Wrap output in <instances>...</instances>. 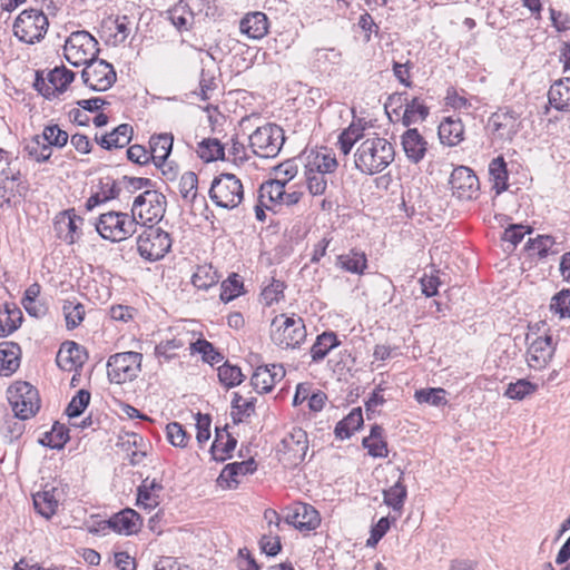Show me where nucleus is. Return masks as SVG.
<instances>
[{
	"instance_id": "1",
	"label": "nucleus",
	"mask_w": 570,
	"mask_h": 570,
	"mask_svg": "<svg viewBox=\"0 0 570 570\" xmlns=\"http://www.w3.org/2000/svg\"><path fill=\"white\" fill-rule=\"evenodd\" d=\"M394 156L393 145L373 132L357 145L354 165L362 174L372 176L382 173L394 160Z\"/></svg>"
},
{
	"instance_id": "2",
	"label": "nucleus",
	"mask_w": 570,
	"mask_h": 570,
	"mask_svg": "<svg viewBox=\"0 0 570 570\" xmlns=\"http://www.w3.org/2000/svg\"><path fill=\"white\" fill-rule=\"evenodd\" d=\"M139 222L131 215L122 212H108L101 214L96 222L97 233L107 240L118 243L132 236L137 232Z\"/></svg>"
},
{
	"instance_id": "3",
	"label": "nucleus",
	"mask_w": 570,
	"mask_h": 570,
	"mask_svg": "<svg viewBox=\"0 0 570 570\" xmlns=\"http://www.w3.org/2000/svg\"><path fill=\"white\" fill-rule=\"evenodd\" d=\"M271 338L281 348H297L306 338V328L301 317L277 315L272 321Z\"/></svg>"
},
{
	"instance_id": "4",
	"label": "nucleus",
	"mask_w": 570,
	"mask_h": 570,
	"mask_svg": "<svg viewBox=\"0 0 570 570\" xmlns=\"http://www.w3.org/2000/svg\"><path fill=\"white\" fill-rule=\"evenodd\" d=\"M48 27V18L41 10L27 9L16 18L12 30L19 41L35 45L45 38Z\"/></svg>"
},
{
	"instance_id": "5",
	"label": "nucleus",
	"mask_w": 570,
	"mask_h": 570,
	"mask_svg": "<svg viewBox=\"0 0 570 570\" xmlns=\"http://www.w3.org/2000/svg\"><path fill=\"white\" fill-rule=\"evenodd\" d=\"M209 197L216 206L234 209L244 200V186L234 174H220L210 185Z\"/></svg>"
},
{
	"instance_id": "6",
	"label": "nucleus",
	"mask_w": 570,
	"mask_h": 570,
	"mask_svg": "<svg viewBox=\"0 0 570 570\" xmlns=\"http://www.w3.org/2000/svg\"><path fill=\"white\" fill-rule=\"evenodd\" d=\"M63 52L72 66H86L97 58L98 41L88 31H75L66 40Z\"/></svg>"
},
{
	"instance_id": "7",
	"label": "nucleus",
	"mask_w": 570,
	"mask_h": 570,
	"mask_svg": "<svg viewBox=\"0 0 570 570\" xmlns=\"http://www.w3.org/2000/svg\"><path fill=\"white\" fill-rule=\"evenodd\" d=\"M285 141L283 129L275 124H266L256 128L249 136L252 151L262 158L276 157Z\"/></svg>"
},
{
	"instance_id": "8",
	"label": "nucleus",
	"mask_w": 570,
	"mask_h": 570,
	"mask_svg": "<svg viewBox=\"0 0 570 570\" xmlns=\"http://www.w3.org/2000/svg\"><path fill=\"white\" fill-rule=\"evenodd\" d=\"M171 247V239L168 233L159 227L144 226L137 237V249L139 255L149 262L163 258Z\"/></svg>"
},
{
	"instance_id": "9",
	"label": "nucleus",
	"mask_w": 570,
	"mask_h": 570,
	"mask_svg": "<svg viewBox=\"0 0 570 570\" xmlns=\"http://www.w3.org/2000/svg\"><path fill=\"white\" fill-rule=\"evenodd\" d=\"M8 401L14 415L21 420L32 417L40 407L38 391L27 382H17L10 386Z\"/></svg>"
},
{
	"instance_id": "10",
	"label": "nucleus",
	"mask_w": 570,
	"mask_h": 570,
	"mask_svg": "<svg viewBox=\"0 0 570 570\" xmlns=\"http://www.w3.org/2000/svg\"><path fill=\"white\" fill-rule=\"evenodd\" d=\"M142 355L138 352L117 353L107 362V374L111 383L122 384L136 379L141 368Z\"/></svg>"
},
{
	"instance_id": "11",
	"label": "nucleus",
	"mask_w": 570,
	"mask_h": 570,
	"mask_svg": "<svg viewBox=\"0 0 570 570\" xmlns=\"http://www.w3.org/2000/svg\"><path fill=\"white\" fill-rule=\"evenodd\" d=\"M163 199L164 196L156 190H146L135 198L131 208L132 216L142 226L161 219L165 212Z\"/></svg>"
},
{
	"instance_id": "12",
	"label": "nucleus",
	"mask_w": 570,
	"mask_h": 570,
	"mask_svg": "<svg viewBox=\"0 0 570 570\" xmlns=\"http://www.w3.org/2000/svg\"><path fill=\"white\" fill-rule=\"evenodd\" d=\"M452 194L460 200H474L480 194V184L472 169L459 166L450 176Z\"/></svg>"
},
{
	"instance_id": "13",
	"label": "nucleus",
	"mask_w": 570,
	"mask_h": 570,
	"mask_svg": "<svg viewBox=\"0 0 570 570\" xmlns=\"http://www.w3.org/2000/svg\"><path fill=\"white\" fill-rule=\"evenodd\" d=\"M81 77L87 86L97 91L109 89L116 81L114 67L97 58L85 66Z\"/></svg>"
},
{
	"instance_id": "14",
	"label": "nucleus",
	"mask_w": 570,
	"mask_h": 570,
	"mask_svg": "<svg viewBox=\"0 0 570 570\" xmlns=\"http://www.w3.org/2000/svg\"><path fill=\"white\" fill-rule=\"evenodd\" d=\"M73 77L75 73L66 67H56L48 72L47 78L40 77L39 73H37L35 88L43 97L50 98L57 94L63 92L73 80Z\"/></svg>"
},
{
	"instance_id": "15",
	"label": "nucleus",
	"mask_w": 570,
	"mask_h": 570,
	"mask_svg": "<svg viewBox=\"0 0 570 570\" xmlns=\"http://www.w3.org/2000/svg\"><path fill=\"white\" fill-rule=\"evenodd\" d=\"M527 341L529 342L528 365L534 370L544 368L551 361L554 351L551 336H535L532 338V335H527Z\"/></svg>"
},
{
	"instance_id": "16",
	"label": "nucleus",
	"mask_w": 570,
	"mask_h": 570,
	"mask_svg": "<svg viewBox=\"0 0 570 570\" xmlns=\"http://www.w3.org/2000/svg\"><path fill=\"white\" fill-rule=\"evenodd\" d=\"M285 521L301 531H312L320 525L321 518L318 511L314 507L298 502L291 511H288L285 517Z\"/></svg>"
},
{
	"instance_id": "17",
	"label": "nucleus",
	"mask_w": 570,
	"mask_h": 570,
	"mask_svg": "<svg viewBox=\"0 0 570 570\" xmlns=\"http://www.w3.org/2000/svg\"><path fill=\"white\" fill-rule=\"evenodd\" d=\"M285 376V368L281 364L258 366L250 379L253 389L259 393H268L273 390L276 382Z\"/></svg>"
},
{
	"instance_id": "18",
	"label": "nucleus",
	"mask_w": 570,
	"mask_h": 570,
	"mask_svg": "<svg viewBox=\"0 0 570 570\" xmlns=\"http://www.w3.org/2000/svg\"><path fill=\"white\" fill-rule=\"evenodd\" d=\"M518 117L513 109H499L488 120V128L501 139H512L518 130Z\"/></svg>"
},
{
	"instance_id": "19",
	"label": "nucleus",
	"mask_w": 570,
	"mask_h": 570,
	"mask_svg": "<svg viewBox=\"0 0 570 570\" xmlns=\"http://www.w3.org/2000/svg\"><path fill=\"white\" fill-rule=\"evenodd\" d=\"M402 149L411 164L421 163L428 153V141L415 128H409L401 136Z\"/></svg>"
},
{
	"instance_id": "20",
	"label": "nucleus",
	"mask_w": 570,
	"mask_h": 570,
	"mask_svg": "<svg viewBox=\"0 0 570 570\" xmlns=\"http://www.w3.org/2000/svg\"><path fill=\"white\" fill-rule=\"evenodd\" d=\"M269 28L267 16L262 11L246 13L240 22L239 30L249 39L259 40L264 38Z\"/></svg>"
},
{
	"instance_id": "21",
	"label": "nucleus",
	"mask_w": 570,
	"mask_h": 570,
	"mask_svg": "<svg viewBox=\"0 0 570 570\" xmlns=\"http://www.w3.org/2000/svg\"><path fill=\"white\" fill-rule=\"evenodd\" d=\"M21 196L20 173L10 167L0 173V206L10 204Z\"/></svg>"
},
{
	"instance_id": "22",
	"label": "nucleus",
	"mask_w": 570,
	"mask_h": 570,
	"mask_svg": "<svg viewBox=\"0 0 570 570\" xmlns=\"http://www.w3.org/2000/svg\"><path fill=\"white\" fill-rule=\"evenodd\" d=\"M86 360L83 348L75 342H66L57 354V364L65 371H72L80 367Z\"/></svg>"
},
{
	"instance_id": "23",
	"label": "nucleus",
	"mask_w": 570,
	"mask_h": 570,
	"mask_svg": "<svg viewBox=\"0 0 570 570\" xmlns=\"http://www.w3.org/2000/svg\"><path fill=\"white\" fill-rule=\"evenodd\" d=\"M108 527L121 534L136 533L141 525L140 515L132 509H125L108 520Z\"/></svg>"
},
{
	"instance_id": "24",
	"label": "nucleus",
	"mask_w": 570,
	"mask_h": 570,
	"mask_svg": "<svg viewBox=\"0 0 570 570\" xmlns=\"http://www.w3.org/2000/svg\"><path fill=\"white\" fill-rule=\"evenodd\" d=\"M256 469L257 466L254 459L233 462L225 465L219 475V480L225 481L229 489H234L240 483V478L254 473Z\"/></svg>"
},
{
	"instance_id": "25",
	"label": "nucleus",
	"mask_w": 570,
	"mask_h": 570,
	"mask_svg": "<svg viewBox=\"0 0 570 570\" xmlns=\"http://www.w3.org/2000/svg\"><path fill=\"white\" fill-rule=\"evenodd\" d=\"M163 485L156 479H145L138 488L137 505L146 510H153L160 503Z\"/></svg>"
},
{
	"instance_id": "26",
	"label": "nucleus",
	"mask_w": 570,
	"mask_h": 570,
	"mask_svg": "<svg viewBox=\"0 0 570 570\" xmlns=\"http://www.w3.org/2000/svg\"><path fill=\"white\" fill-rule=\"evenodd\" d=\"M21 350L17 343H0V375L10 376L20 366Z\"/></svg>"
},
{
	"instance_id": "27",
	"label": "nucleus",
	"mask_w": 570,
	"mask_h": 570,
	"mask_svg": "<svg viewBox=\"0 0 570 570\" xmlns=\"http://www.w3.org/2000/svg\"><path fill=\"white\" fill-rule=\"evenodd\" d=\"M203 68L200 71L199 87L200 92H193V96L200 97V100H207L210 98L209 92L216 89V71L217 67L214 58L210 55H206V60H202Z\"/></svg>"
},
{
	"instance_id": "28",
	"label": "nucleus",
	"mask_w": 570,
	"mask_h": 570,
	"mask_svg": "<svg viewBox=\"0 0 570 570\" xmlns=\"http://www.w3.org/2000/svg\"><path fill=\"white\" fill-rule=\"evenodd\" d=\"M282 445L294 459H303L308 448L307 434L303 429L295 426L283 438Z\"/></svg>"
},
{
	"instance_id": "29",
	"label": "nucleus",
	"mask_w": 570,
	"mask_h": 570,
	"mask_svg": "<svg viewBox=\"0 0 570 570\" xmlns=\"http://www.w3.org/2000/svg\"><path fill=\"white\" fill-rule=\"evenodd\" d=\"M335 265L345 272L362 275L367 267V257L364 252L353 248L346 254L338 255Z\"/></svg>"
},
{
	"instance_id": "30",
	"label": "nucleus",
	"mask_w": 570,
	"mask_h": 570,
	"mask_svg": "<svg viewBox=\"0 0 570 570\" xmlns=\"http://www.w3.org/2000/svg\"><path fill=\"white\" fill-rule=\"evenodd\" d=\"M464 127L460 118L446 117L439 126L441 142L456 146L463 140Z\"/></svg>"
},
{
	"instance_id": "31",
	"label": "nucleus",
	"mask_w": 570,
	"mask_h": 570,
	"mask_svg": "<svg viewBox=\"0 0 570 570\" xmlns=\"http://www.w3.org/2000/svg\"><path fill=\"white\" fill-rule=\"evenodd\" d=\"M132 137V127L127 124H121L111 132L96 138L97 142L105 149L122 148L127 146Z\"/></svg>"
},
{
	"instance_id": "32",
	"label": "nucleus",
	"mask_w": 570,
	"mask_h": 570,
	"mask_svg": "<svg viewBox=\"0 0 570 570\" xmlns=\"http://www.w3.org/2000/svg\"><path fill=\"white\" fill-rule=\"evenodd\" d=\"M57 489H46L33 494V505L37 512L46 519H50L58 509Z\"/></svg>"
},
{
	"instance_id": "33",
	"label": "nucleus",
	"mask_w": 570,
	"mask_h": 570,
	"mask_svg": "<svg viewBox=\"0 0 570 570\" xmlns=\"http://www.w3.org/2000/svg\"><path fill=\"white\" fill-rule=\"evenodd\" d=\"M149 145L150 159H153L154 164L157 167H163L171 151L173 137L169 135H159L156 137H151Z\"/></svg>"
},
{
	"instance_id": "34",
	"label": "nucleus",
	"mask_w": 570,
	"mask_h": 570,
	"mask_svg": "<svg viewBox=\"0 0 570 570\" xmlns=\"http://www.w3.org/2000/svg\"><path fill=\"white\" fill-rule=\"evenodd\" d=\"M340 341L334 332H324L316 337L315 343L311 347V357L315 363L321 362L336 346Z\"/></svg>"
},
{
	"instance_id": "35",
	"label": "nucleus",
	"mask_w": 570,
	"mask_h": 570,
	"mask_svg": "<svg viewBox=\"0 0 570 570\" xmlns=\"http://www.w3.org/2000/svg\"><path fill=\"white\" fill-rule=\"evenodd\" d=\"M352 112L353 119L347 128L354 127L355 134L362 140L365 139L366 137L372 136L370 134V130L379 127L376 125L377 119L367 114L366 109H358V111L357 109H352Z\"/></svg>"
},
{
	"instance_id": "36",
	"label": "nucleus",
	"mask_w": 570,
	"mask_h": 570,
	"mask_svg": "<svg viewBox=\"0 0 570 570\" xmlns=\"http://www.w3.org/2000/svg\"><path fill=\"white\" fill-rule=\"evenodd\" d=\"M363 424V414L361 407L353 409L350 414L340 421L335 426V435L341 439H348Z\"/></svg>"
},
{
	"instance_id": "37",
	"label": "nucleus",
	"mask_w": 570,
	"mask_h": 570,
	"mask_svg": "<svg viewBox=\"0 0 570 570\" xmlns=\"http://www.w3.org/2000/svg\"><path fill=\"white\" fill-rule=\"evenodd\" d=\"M338 163L335 155L324 148L317 151L312 159L308 160L306 167L314 169L322 174H332L337 169Z\"/></svg>"
},
{
	"instance_id": "38",
	"label": "nucleus",
	"mask_w": 570,
	"mask_h": 570,
	"mask_svg": "<svg viewBox=\"0 0 570 570\" xmlns=\"http://www.w3.org/2000/svg\"><path fill=\"white\" fill-rule=\"evenodd\" d=\"M383 429L379 425H374L371 429V433L363 440V446L367 449L368 454L374 458L387 456V444L383 440Z\"/></svg>"
},
{
	"instance_id": "39",
	"label": "nucleus",
	"mask_w": 570,
	"mask_h": 570,
	"mask_svg": "<svg viewBox=\"0 0 570 570\" xmlns=\"http://www.w3.org/2000/svg\"><path fill=\"white\" fill-rule=\"evenodd\" d=\"M550 107H570V78L554 82L548 92Z\"/></svg>"
},
{
	"instance_id": "40",
	"label": "nucleus",
	"mask_w": 570,
	"mask_h": 570,
	"mask_svg": "<svg viewBox=\"0 0 570 570\" xmlns=\"http://www.w3.org/2000/svg\"><path fill=\"white\" fill-rule=\"evenodd\" d=\"M24 150L28 156L37 163L47 161L52 155V148L40 135L33 136L26 144Z\"/></svg>"
},
{
	"instance_id": "41",
	"label": "nucleus",
	"mask_w": 570,
	"mask_h": 570,
	"mask_svg": "<svg viewBox=\"0 0 570 570\" xmlns=\"http://www.w3.org/2000/svg\"><path fill=\"white\" fill-rule=\"evenodd\" d=\"M22 321V313L18 307L10 308L6 305L3 311H0V336L6 337L13 333Z\"/></svg>"
},
{
	"instance_id": "42",
	"label": "nucleus",
	"mask_w": 570,
	"mask_h": 570,
	"mask_svg": "<svg viewBox=\"0 0 570 570\" xmlns=\"http://www.w3.org/2000/svg\"><path fill=\"white\" fill-rule=\"evenodd\" d=\"M198 156L206 163L225 159L224 147L217 138L202 140L196 149Z\"/></svg>"
},
{
	"instance_id": "43",
	"label": "nucleus",
	"mask_w": 570,
	"mask_h": 570,
	"mask_svg": "<svg viewBox=\"0 0 570 570\" xmlns=\"http://www.w3.org/2000/svg\"><path fill=\"white\" fill-rule=\"evenodd\" d=\"M219 281L217 271L212 265H199L191 276V283L199 289H208Z\"/></svg>"
},
{
	"instance_id": "44",
	"label": "nucleus",
	"mask_w": 570,
	"mask_h": 570,
	"mask_svg": "<svg viewBox=\"0 0 570 570\" xmlns=\"http://www.w3.org/2000/svg\"><path fill=\"white\" fill-rule=\"evenodd\" d=\"M68 429L63 424L55 423L49 432H46L39 442L51 449H62L69 440Z\"/></svg>"
},
{
	"instance_id": "45",
	"label": "nucleus",
	"mask_w": 570,
	"mask_h": 570,
	"mask_svg": "<svg viewBox=\"0 0 570 570\" xmlns=\"http://www.w3.org/2000/svg\"><path fill=\"white\" fill-rule=\"evenodd\" d=\"M167 16L170 22L178 30H187L194 18L191 11L188 9V6L183 2H179L167 10Z\"/></svg>"
},
{
	"instance_id": "46",
	"label": "nucleus",
	"mask_w": 570,
	"mask_h": 570,
	"mask_svg": "<svg viewBox=\"0 0 570 570\" xmlns=\"http://www.w3.org/2000/svg\"><path fill=\"white\" fill-rule=\"evenodd\" d=\"M489 174L494 181L497 193H501L508 188V169L503 157L499 156L491 160Z\"/></svg>"
},
{
	"instance_id": "47",
	"label": "nucleus",
	"mask_w": 570,
	"mask_h": 570,
	"mask_svg": "<svg viewBox=\"0 0 570 570\" xmlns=\"http://www.w3.org/2000/svg\"><path fill=\"white\" fill-rule=\"evenodd\" d=\"M179 194L187 203H194L197 197L198 177L194 171H186L181 175L178 184Z\"/></svg>"
},
{
	"instance_id": "48",
	"label": "nucleus",
	"mask_w": 570,
	"mask_h": 570,
	"mask_svg": "<svg viewBox=\"0 0 570 570\" xmlns=\"http://www.w3.org/2000/svg\"><path fill=\"white\" fill-rule=\"evenodd\" d=\"M285 186V184L276 178L264 183L259 188V203L264 206H267L265 199H268L271 203H281Z\"/></svg>"
},
{
	"instance_id": "49",
	"label": "nucleus",
	"mask_w": 570,
	"mask_h": 570,
	"mask_svg": "<svg viewBox=\"0 0 570 570\" xmlns=\"http://www.w3.org/2000/svg\"><path fill=\"white\" fill-rule=\"evenodd\" d=\"M62 312L68 330H73L83 321L85 307L76 301H65Z\"/></svg>"
},
{
	"instance_id": "50",
	"label": "nucleus",
	"mask_w": 570,
	"mask_h": 570,
	"mask_svg": "<svg viewBox=\"0 0 570 570\" xmlns=\"http://www.w3.org/2000/svg\"><path fill=\"white\" fill-rule=\"evenodd\" d=\"M446 391L444 389H421L414 394L415 400L419 403H426L433 406H441L448 403Z\"/></svg>"
},
{
	"instance_id": "51",
	"label": "nucleus",
	"mask_w": 570,
	"mask_h": 570,
	"mask_svg": "<svg viewBox=\"0 0 570 570\" xmlns=\"http://www.w3.org/2000/svg\"><path fill=\"white\" fill-rule=\"evenodd\" d=\"M190 350L193 353L202 354L203 360L209 364H216L223 360V355L215 350L214 345L203 338L191 342Z\"/></svg>"
},
{
	"instance_id": "52",
	"label": "nucleus",
	"mask_w": 570,
	"mask_h": 570,
	"mask_svg": "<svg viewBox=\"0 0 570 570\" xmlns=\"http://www.w3.org/2000/svg\"><path fill=\"white\" fill-rule=\"evenodd\" d=\"M384 502L395 511H401L406 498V488L399 480L394 485L383 492Z\"/></svg>"
},
{
	"instance_id": "53",
	"label": "nucleus",
	"mask_w": 570,
	"mask_h": 570,
	"mask_svg": "<svg viewBox=\"0 0 570 570\" xmlns=\"http://www.w3.org/2000/svg\"><path fill=\"white\" fill-rule=\"evenodd\" d=\"M244 284L237 274H233L222 283L220 299L225 303L233 301L243 293Z\"/></svg>"
},
{
	"instance_id": "54",
	"label": "nucleus",
	"mask_w": 570,
	"mask_h": 570,
	"mask_svg": "<svg viewBox=\"0 0 570 570\" xmlns=\"http://www.w3.org/2000/svg\"><path fill=\"white\" fill-rule=\"evenodd\" d=\"M233 409L237 410V412H233L234 421L242 422L243 417L250 416L255 411V399H244L238 393H234V397L232 401Z\"/></svg>"
},
{
	"instance_id": "55",
	"label": "nucleus",
	"mask_w": 570,
	"mask_h": 570,
	"mask_svg": "<svg viewBox=\"0 0 570 570\" xmlns=\"http://www.w3.org/2000/svg\"><path fill=\"white\" fill-rule=\"evenodd\" d=\"M537 385L527 380H518L514 383H510L505 390L504 395L511 400H523L525 396L534 393Z\"/></svg>"
},
{
	"instance_id": "56",
	"label": "nucleus",
	"mask_w": 570,
	"mask_h": 570,
	"mask_svg": "<svg viewBox=\"0 0 570 570\" xmlns=\"http://www.w3.org/2000/svg\"><path fill=\"white\" fill-rule=\"evenodd\" d=\"M51 148H61L66 146L69 139L67 131L59 128L58 125L46 126L42 135H40Z\"/></svg>"
},
{
	"instance_id": "57",
	"label": "nucleus",
	"mask_w": 570,
	"mask_h": 570,
	"mask_svg": "<svg viewBox=\"0 0 570 570\" xmlns=\"http://www.w3.org/2000/svg\"><path fill=\"white\" fill-rule=\"evenodd\" d=\"M305 176L308 191L313 196H321L325 193L327 188V180L325 178V174L315 171V168L311 169L306 167Z\"/></svg>"
},
{
	"instance_id": "58",
	"label": "nucleus",
	"mask_w": 570,
	"mask_h": 570,
	"mask_svg": "<svg viewBox=\"0 0 570 570\" xmlns=\"http://www.w3.org/2000/svg\"><path fill=\"white\" fill-rule=\"evenodd\" d=\"M219 381L227 387H233L242 383L243 374L238 366L224 364L218 367Z\"/></svg>"
},
{
	"instance_id": "59",
	"label": "nucleus",
	"mask_w": 570,
	"mask_h": 570,
	"mask_svg": "<svg viewBox=\"0 0 570 570\" xmlns=\"http://www.w3.org/2000/svg\"><path fill=\"white\" fill-rule=\"evenodd\" d=\"M550 308L560 317H570V291L562 289L556 294L551 299Z\"/></svg>"
},
{
	"instance_id": "60",
	"label": "nucleus",
	"mask_w": 570,
	"mask_h": 570,
	"mask_svg": "<svg viewBox=\"0 0 570 570\" xmlns=\"http://www.w3.org/2000/svg\"><path fill=\"white\" fill-rule=\"evenodd\" d=\"M90 401V393L87 390H80L77 394L71 399L70 403L67 406V415L69 417L79 416L85 409L88 406Z\"/></svg>"
},
{
	"instance_id": "61",
	"label": "nucleus",
	"mask_w": 570,
	"mask_h": 570,
	"mask_svg": "<svg viewBox=\"0 0 570 570\" xmlns=\"http://www.w3.org/2000/svg\"><path fill=\"white\" fill-rule=\"evenodd\" d=\"M219 436L220 434L217 432V439L212 445V455L216 461H224L235 449L237 441L235 438L227 434V441L223 443L219 441Z\"/></svg>"
},
{
	"instance_id": "62",
	"label": "nucleus",
	"mask_w": 570,
	"mask_h": 570,
	"mask_svg": "<svg viewBox=\"0 0 570 570\" xmlns=\"http://www.w3.org/2000/svg\"><path fill=\"white\" fill-rule=\"evenodd\" d=\"M554 245V239L549 235H539L535 238H530L527 243V248L537 253L539 257H547L551 247Z\"/></svg>"
},
{
	"instance_id": "63",
	"label": "nucleus",
	"mask_w": 570,
	"mask_h": 570,
	"mask_svg": "<svg viewBox=\"0 0 570 570\" xmlns=\"http://www.w3.org/2000/svg\"><path fill=\"white\" fill-rule=\"evenodd\" d=\"M166 435H167L168 441L174 446H179V448H185L189 440L183 425L179 424L178 422H171V423L167 424Z\"/></svg>"
},
{
	"instance_id": "64",
	"label": "nucleus",
	"mask_w": 570,
	"mask_h": 570,
	"mask_svg": "<svg viewBox=\"0 0 570 570\" xmlns=\"http://www.w3.org/2000/svg\"><path fill=\"white\" fill-rule=\"evenodd\" d=\"M362 141L361 138L357 137L355 134L354 127L353 128H345L338 136L337 139V148L338 150L344 155L347 156L353 147Z\"/></svg>"
}]
</instances>
